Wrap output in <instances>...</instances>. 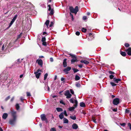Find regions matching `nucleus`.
Wrapping results in <instances>:
<instances>
[{"label": "nucleus", "mask_w": 131, "mask_h": 131, "mask_svg": "<svg viewBox=\"0 0 131 131\" xmlns=\"http://www.w3.org/2000/svg\"><path fill=\"white\" fill-rule=\"evenodd\" d=\"M125 47H127L129 46V45L128 43H125Z\"/></svg>", "instance_id": "a18cd8bd"}, {"label": "nucleus", "mask_w": 131, "mask_h": 131, "mask_svg": "<svg viewBox=\"0 0 131 131\" xmlns=\"http://www.w3.org/2000/svg\"><path fill=\"white\" fill-rule=\"evenodd\" d=\"M53 22H50V23L49 25V27H52V25H53Z\"/></svg>", "instance_id": "de8ad7c7"}, {"label": "nucleus", "mask_w": 131, "mask_h": 131, "mask_svg": "<svg viewBox=\"0 0 131 131\" xmlns=\"http://www.w3.org/2000/svg\"><path fill=\"white\" fill-rule=\"evenodd\" d=\"M113 80L115 83H118V82L121 81V80L119 79H116L115 78H113Z\"/></svg>", "instance_id": "a211bd4d"}, {"label": "nucleus", "mask_w": 131, "mask_h": 131, "mask_svg": "<svg viewBox=\"0 0 131 131\" xmlns=\"http://www.w3.org/2000/svg\"><path fill=\"white\" fill-rule=\"evenodd\" d=\"M7 74H4V73H3L0 75V81L2 79L1 82H4V81L7 79Z\"/></svg>", "instance_id": "7ed1b4c3"}, {"label": "nucleus", "mask_w": 131, "mask_h": 131, "mask_svg": "<svg viewBox=\"0 0 131 131\" xmlns=\"http://www.w3.org/2000/svg\"><path fill=\"white\" fill-rule=\"evenodd\" d=\"M129 110L127 109H126L125 110V113H128L129 112Z\"/></svg>", "instance_id": "37998d69"}, {"label": "nucleus", "mask_w": 131, "mask_h": 131, "mask_svg": "<svg viewBox=\"0 0 131 131\" xmlns=\"http://www.w3.org/2000/svg\"><path fill=\"white\" fill-rule=\"evenodd\" d=\"M72 128L73 129H76L78 128V126L77 124L74 123L72 125Z\"/></svg>", "instance_id": "4468645a"}, {"label": "nucleus", "mask_w": 131, "mask_h": 131, "mask_svg": "<svg viewBox=\"0 0 131 131\" xmlns=\"http://www.w3.org/2000/svg\"><path fill=\"white\" fill-rule=\"evenodd\" d=\"M128 127L131 130V124L130 123H128Z\"/></svg>", "instance_id": "864d4df0"}, {"label": "nucleus", "mask_w": 131, "mask_h": 131, "mask_svg": "<svg viewBox=\"0 0 131 131\" xmlns=\"http://www.w3.org/2000/svg\"><path fill=\"white\" fill-rule=\"evenodd\" d=\"M66 60H67V59H65L63 60V67H66L67 66Z\"/></svg>", "instance_id": "2eb2a0df"}, {"label": "nucleus", "mask_w": 131, "mask_h": 131, "mask_svg": "<svg viewBox=\"0 0 131 131\" xmlns=\"http://www.w3.org/2000/svg\"><path fill=\"white\" fill-rule=\"evenodd\" d=\"M80 77L77 75H76L75 77V80L76 81H78L80 80Z\"/></svg>", "instance_id": "a878e982"}, {"label": "nucleus", "mask_w": 131, "mask_h": 131, "mask_svg": "<svg viewBox=\"0 0 131 131\" xmlns=\"http://www.w3.org/2000/svg\"><path fill=\"white\" fill-rule=\"evenodd\" d=\"M50 131H56V130L54 127H53L51 128Z\"/></svg>", "instance_id": "58836bf2"}, {"label": "nucleus", "mask_w": 131, "mask_h": 131, "mask_svg": "<svg viewBox=\"0 0 131 131\" xmlns=\"http://www.w3.org/2000/svg\"><path fill=\"white\" fill-rule=\"evenodd\" d=\"M63 123L67 124L69 122V121H68V120L66 118H63Z\"/></svg>", "instance_id": "6ab92c4d"}, {"label": "nucleus", "mask_w": 131, "mask_h": 131, "mask_svg": "<svg viewBox=\"0 0 131 131\" xmlns=\"http://www.w3.org/2000/svg\"><path fill=\"white\" fill-rule=\"evenodd\" d=\"M46 38L45 37H42L41 39V41L42 42L45 41L46 40Z\"/></svg>", "instance_id": "ea45409f"}, {"label": "nucleus", "mask_w": 131, "mask_h": 131, "mask_svg": "<svg viewBox=\"0 0 131 131\" xmlns=\"http://www.w3.org/2000/svg\"><path fill=\"white\" fill-rule=\"evenodd\" d=\"M70 91L71 93L72 94H74V91L72 89H70Z\"/></svg>", "instance_id": "79ce46f5"}, {"label": "nucleus", "mask_w": 131, "mask_h": 131, "mask_svg": "<svg viewBox=\"0 0 131 131\" xmlns=\"http://www.w3.org/2000/svg\"><path fill=\"white\" fill-rule=\"evenodd\" d=\"M16 107L17 110H18L19 108V104H16Z\"/></svg>", "instance_id": "72a5a7b5"}, {"label": "nucleus", "mask_w": 131, "mask_h": 131, "mask_svg": "<svg viewBox=\"0 0 131 131\" xmlns=\"http://www.w3.org/2000/svg\"><path fill=\"white\" fill-rule=\"evenodd\" d=\"M14 97L13 96L11 99L10 100V101L11 102H13V101L14 100Z\"/></svg>", "instance_id": "13d9d810"}, {"label": "nucleus", "mask_w": 131, "mask_h": 131, "mask_svg": "<svg viewBox=\"0 0 131 131\" xmlns=\"http://www.w3.org/2000/svg\"><path fill=\"white\" fill-rule=\"evenodd\" d=\"M20 100L22 102H23V101L24 100V98L22 97H21L20 99Z\"/></svg>", "instance_id": "680f3d73"}, {"label": "nucleus", "mask_w": 131, "mask_h": 131, "mask_svg": "<svg viewBox=\"0 0 131 131\" xmlns=\"http://www.w3.org/2000/svg\"><path fill=\"white\" fill-rule=\"evenodd\" d=\"M114 76L113 75H111L110 76V78L111 79H112L114 78Z\"/></svg>", "instance_id": "3c124183"}, {"label": "nucleus", "mask_w": 131, "mask_h": 131, "mask_svg": "<svg viewBox=\"0 0 131 131\" xmlns=\"http://www.w3.org/2000/svg\"><path fill=\"white\" fill-rule=\"evenodd\" d=\"M56 109L58 112H62L63 111L62 108L60 107H57L56 108Z\"/></svg>", "instance_id": "5701e85b"}, {"label": "nucleus", "mask_w": 131, "mask_h": 131, "mask_svg": "<svg viewBox=\"0 0 131 131\" xmlns=\"http://www.w3.org/2000/svg\"><path fill=\"white\" fill-rule=\"evenodd\" d=\"M36 62H37L39 65L41 67H42L43 66V61L41 59L37 60Z\"/></svg>", "instance_id": "9b49d317"}, {"label": "nucleus", "mask_w": 131, "mask_h": 131, "mask_svg": "<svg viewBox=\"0 0 131 131\" xmlns=\"http://www.w3.org/2000/svg\"><path fill=\"white\" fill-rule=\"evenodd\" d=\"M27 96H30L31 95L30 93L29 92H27Z\"/></svg>", "instance_id": "8fccbe9b"}, {"label": "nucleus", "mask_w": 131, "mask_h": 131, "mask_svg": "<svg viewBox=\"0 0 131 131\" xmlns=\"http://www.w3.org/2000/svg\"><path fill=\"white\" fill-rule=\"evenodd\" d=\"M75 34L77 36H79L80 34V32L78 31H77L75 32Z\"/></svg>", "instance_id": "09e8293b"}, {"label": "nucleus", "mask_w": 131, "mask_h": 131, "mask_svg": "<svg viewBox=\"0 0 131 131\" xmlns=\"http://www.w3.org/2000/svg\"><path fill=\"white\" fill-rule=\"evenodd\" d=\"M120 125L121 126L124 127L126 125V124L125 123H123L122 124H121Z\"/></svg>", "instance_id": "5fc2aeb1"}, {"label": "nucleus", "mask_w": 131, "mask_h": 131, "mask_svg": "<svg viewBox=\"0 0 131 131\" xmlns=\"http://www.w3.org/2000/svg\"><path fill=\"white\" fill-rule=\"evenodd\" d=\"M59 117L61 119H63L64 117L63 113H61L59 115Z\"/></svg>", "instance_id": "aec40b11"}, {"label": "nucleus", "mask_w": 131, "mask_h": 131, "mask_svg": "<svg viewBox=\"0 0 131 131\" xmlns=\"http://www.w3.org/2000/svg\"><path fill=\"white\" fill-rule=\"evenodd\" d=\"M40 117L42 121H45L46 123L48 122V119L46 117L45 114H42L40 115Z\"/></svg>", "instance_id": "20e7f679"}, {"label": "nucleus", "mask_w": 131, "mask_h": 131, "mask_svg": "<svg viewBox=\"0 0 131 131\" xmlns=\"http://www.w3.org/2000/svg\"><path fill=\"white\" fill-rule=\"evenodd\" d=\"M75 100H74L73 98H72L69 101L71 103L73 104L74 103V101Z\"/></svg>", "instance_id": "bb28decb"}, {"label": "nucleus", "mask_w": 131, "mask_h": 131, "mask_svg": "<svg viewBox=\"0 0 131 131\" xmlns=\"http://www.w3.org/2000/svg\"><path fill=\"white\" fill-rule=\"evenodd\" d=\"M113 110L114 112H116L117 110V109L116 108H114L113 109Z\"/></svg>", "instance_id": "338daca9"}, {"label": "nucleus", "mask_w": 131, "mask_h": 131, "mask_svg": "<svg viewBox=\"0 0 131 131\" xmlns=\"http://www.w3.org/2000/svg\"><path fill=\"white\" fill-rule=\"evenodd\" d=\"M108 73H109L112 74H112H115V73L114 72L111 71H108Z\"/></svg>", "instance_id": "603ef678"}, {"label": "nucleus", "mask_w": 131, "mask_h": 131, "mask_svg": "<svg viewBox=\"0 0 131 131\" xmlns=\"http://www.w3.org/2000/svg\"><path fill=\"white\" fill-rule=\"evenodd\" d=\"M69 9L71 12L74 13L75 14H77V12L79 11L78 7V6H76L74 8L72 7H70Z\"/></svg>", "instance_id": "f03ea898"}, {"label": "nucleus", "mask_w": 131, "mask_h": 131, "mask_svg": "<svg viewBox=\"0 0 131 131\" xmlns=\"http://www.w3.org/2000/svg\"><path fill=\"white\" fill-rule=\"evenodd\" d=\"M110 84L112 86H114L116 85V84L113 82H111Z\"/></svg>", "instance_id": "e433bc0d"}, {"label": "nucleus", "mask_w": 131, "mask_h": 131, "mask_svg": "<svg viewBox=\"0 0 131 131\" xmlns=\"http://www.w3.org/2000/svg\"><path fill=\"white\" fill-rule=\"evenodd\" d=\"M78 67L80 68H82V67H83V66L82 65H81V64H80V65H78Z\"/></svg>", "instance_id": "bf43d9fd"}, {"label": "nucleus", "mask_w": 131, "mask_h": 131, "mask_svg": "<svg viewBox=\"0 0 131 131\" xmlns=\"http://www.w3.org/2000/svg\"><path fill=\"white\" fill-rule=\"evenodd\" d=\"M64 95L66 96V98L69 99L71 97V94L70 93V91L69 90H67L65 92Z\"/></svg>", "instance_id": "423d86ee"}, {"label": "nucleus", "mask_w": 131, "mask_h": 131, "mask_svg": "<svg viewBox=\"0 0 131 131\" xmlns=\"http://www.w3.org/2000/svg\"><path fill=\"white\" fill-rule=\"evenodd\" d=\"M83 20L86 21H87V17L86 16H84L83 17Z\"/></svg>", "instance_id": "2f4dec72"}, {"label": "nucleus", "mask_w": 131, "mask_h": 131, "mask_svg": "<svg viewBox=\"0 0 131 131\" xmlns=\"http://www.w3.org/2000/svg\"><path fill=\"white\" fill-rule=\"evenodd\" d=\"M64 79H65L64 78L62 77V78H61V81H63L64 80Z\"/></svg>", "instance_id": "e2e57ef3"}, {"label": "nucleus", "mask_w": 131, "mask_h": 131, "mask_svg": "<svg viewBox=\"0 0 131 131\" xmlns=\"http://www.w3.org/2000/svg\"><path fill=\"white\" fill-rule=\"evenodd\" d=\"M72 70H73L74 73H75L79 71V70L77 69H75V68H73Z\"/></svg>", "instance_id": "473e14b6"}, {"label": "nucleus", "mask_w": 131, "mask_h": 131, "mask_svg": "<svg viewBox=\"0 0 131 131\" xmlns=\"http://www.w3.org/2000/svg\"><path fill=\"white\" fill-rule=\"evenodd\" d=\"M86 27V29L85 28H82L81 30L83 32H86L87 30V29L88 28V26Z\"/></svg>", "instance_id": "393cba45"}, {"label": "nucleus", "mask_w": 131, "mask_h": 131, "mask_svg": "<svg viewBox=\"0 0 131 131\" xmlns=\"http://www.w3.org/2000/svg\"><path fill=\"white\" fill-rule=\"evenodd\" d=\"M76 86L78 87H79L81 86V85L79 83H77L75 85Z\"/></svg>", "instance_id": "4c0bfd02"}, {"label": "nucleus", "mask_w": 131, "mask_h": 131, "mask_svg": "<svg viewBox=\"0 0 131 131\" xmlns=\"http://www.w3.org/2000/svg\"><path fill=\"white\" fill-rule=\"evenodd\" d=\"M70 118L74 120H75L76 119V117L74 115V116H70Z\"/></svg>", "instance_id": "c756f323"}, {"label": "nucleus", "mask_w": 131, "mask_h": 131, "mask_svg": "<svg viewBox=\"0 0 131 131\" xmlns=\"http://www.w3.org/2000/svg\"><path fill=\"white\" fill-rule=\"evenodd\" d=\"M60 103H61V104H63V105H65V103H64V102H63V101H62V100H61V101H60Z\"/></svg>", "instance_id": "a19ab883"}, {"label": "nucleus", "mask_w": 131, "mask_h": 131, "mask_svg": "<svg viewBox=\"0 0 131 131\" xmlns=\"http://www.w3.org/2000/svg\"><path fill=\"white\" fill-rule=\"evenodd\" d=\"M42 45L44 46L47 45L46 42L45 41L42 42Z\"/></svg>", "instance_id": "6e6d98bb"}, {"label": "nucleus", "mask_w": 131, "mask_h": 131, "mask_svg": "<svg viewBox=\"0 0 131 131\" xmlns=\"http://www.w3.org/2000/svg\"><path fill=\"white\" fill-rule=\"evenodd\" d=\"M50 61L51 62H53V58H52V57L50 58Z\"/></svg>", "instance_id": "4d7b16f0"}, {"label": "nucleus", "mask_w": 131, "mask_h": 131, "mask_svg": "<svg viewBox=\"0 0 131 131\" xmlns=\"http://www.w3.org/2000/svg\"><path fill=\"white\" fill-rule=\"evenodd\" d=\"M45 89L46 90V88L47 89V90L48 91H49V89H50V88H49V87L48 86V85H47V86H46V84H47V83H45Z\"/></svg>", "instance_id": "b1692460"}, {"label": "nucleus", "mask_w": 131, "mask_h": 131, "mask_svg": "<svg viewBox=\"0 0 131 131\" xmlns=\"http://www.w3.org/2000/svg\"><path fill=\"white\" fill-rule=\"evenodd\" d=\"M49 23V20H47L45 23V24L46 25L47 27V28L48 26Z\"/></svg>", "instance_id": "c85d7f7f"}, {"label": "nucleus", "mask_w": 131, "mask_h": 131, "mask_svg": "<svg viewBox=\"0 0 131 131\" xmlns=\"http://www.w3.org/2000/svg\"><path fill=\"white\" fill-rule=\"evenodd\" d=\"M63 113V114H64L65 116H68L67 112L66 110H64Z\"/></svg>", "instance_id": "c03bdc74"}, {"label": "nucleus", "mask_w": 131, "mask_h": 131, "mask_svg": "<svg viewBox=\"0 0 131 131\" xmlns=\"http://www.w3.org/2000/svg\"><path fill=\"white\" fill-rule=\"evenodd\" d=\"M4 49V45H3L2 47V50H3Z\"/></svg>", "instance_id": "69168bd1"}, {"label": "nucleus", "mask_w": 131, "mask_h": 131, "mask_svg": "<svg viewBox=\"0 0 131 131\" xmlns=\"http://www.w3.org/2000/svg\"><path fill=\"white\" fill-rule=\"evenodd\" d=\"M10 98V96H8V97H7L6 98V99H5V100L6 101H7L8 100H9Z\"/></svg>", "instance_id": "49530a36"}, {"label": "nucleus", "mask_w": 131, "mask_h": 131, "mask_svg": "<svg viewBox=\"0 0 131 131\" xmlns=\"http://www.w3.org/2000/svg\"><path fill=\"white\" fill-rule=\"evenodd\" d=\"M92 121L94 123H96V121L95 119H92Z\"/></svg>", "instance_id": "0e129e2a"}, {"label": "nucleus", "mask_w": 131, "mask_h": 131, "mask_svg": "<svg viewBox=\"0 0 131 131\" xmlns=\"http://www.w3.org/2000/svg\"><path fill=\"white\" fill-rule=\"evenodd\" d=\"M8 116V114L7 113H4L2 116L3 118L4 119H6Z\"/></svg>", "instance_id": "f3484780"}, {"label": "nucleus", "mask_w": 131, "mask_h": 131, "mask_svg": "<svg viewBox=\"0 0 131 131\" xmlns=\"http://www.w3.org/2000/svg\"><path fill=\"white\" fill-rule=\"evenodd\" d=\"M123 56L125 57L126 55V53L123 51H121L120 53Z\"/></svg>", "instance_id": "cd10ccee"}, {"label": "nucleus", "mask_w": 131, "mask_h": 131, "mask_svg": "<svg viewBox=\"0 0 131 131\" xmlns=\"http://www.w3.org/2000/svg\"><path fill=\"white\" fill-rule=\"evenodd\" d=\"M78 103L77 101V100H75L74 101L75 104L73 105L74 107H70L68 108L69 110L70 111L73 110L77 106Z\"/></svg>", "instance_id": "39448f33"}, {"label": "nucleus", "mask_w": 131, "mask_h": 131, "mask_svg": "<svg viewBox=\"0 0 131 131\" xmlns=\"http://www.w3.org/2000/svg\"><path fill=\"white\" fill-rule=\"evenodd\" d=\"M21 36V34H20V35H18V36L17 37V39H19V38H20Z\"/></svg>", "instance_id": "052dcab7"}, {"label": "nucleus", "mask_w": 131, "mask_h": 131, "mask_svg": "<svg viewBox=\"0 0 131 131\" xmlns=\"http://www.w3.org/2000/svg\"><path fill=\"white\" fill-rule=\"evenodd\" d=\"M12 118L9 121V124L12 125L16 124L17 118L16 112L15 111H12L11 112Z\"/></svg>", "instance_id": "f257e3e1"}, {"label": "nucleus", "mask_w": 131, "mask_h": 131, "mask_svg": "<svg viewBox=\"0 0 131 131\" xmlns=\"http://www.w3.org/2000/svg\"><path fill=\"white\" fill-rule=\"evenodd\" d=\"M71 69V68L70 67L68 66L67 68L64 69L63 70L64 72H65V73H68V71H70Z\"/></svg>", "instance_id": "f8f14e48"}, {"label": "nucleus", "mask_w": 131, "mask_h": 131, "mask_svg": "<svg viewBox=\"0 0 131 131\" xmlns=\"http://www.w3.org/2000/svg\"><path fill=\"white\" fill-rule=\"evenodd\" d=\"M41 71L39 69H38L37 71L34 72V74L35 75L37 79H38L41 75V73L39 72Z\"/></svg>", "instance_id": "6e6552de"}, {"label": "nucleus", "mask_w": 131, "mask_h": 131, "mask_svg": "<svg viewBox=\"0 0 131 131\" xmlns=\"http://www.w3.org/2000/svg\"><path fill=\"white\" fill-rule=\"evenodd\" d=\"M14 21H13L12 20H11V21L9 25V27H8V28L10 27L11 25L13 24V23H14Z\"/></svg>", "instance_id": "c9c22d12"}, {"label": "nucleus", "mask_w": 131, "mask_h": 131, "mask_svg": "<svg viewBox=\"0 0 131 131\" xmlns=\"http://www.w3.org/2000/svg\"><path fill=\"white\" fill-rule=\"evenodd\" d=\"M22 59L20 60V59H18L15 62V63L16 64H18L20 63L22 61Z\"/></svg>", "instance_id": "4be33fe9"}, {"label": "nucleus", "mask_w": 131, "mask_h": 131, "mask_svg": "<svg viewBox=\"0 0 131 131\" xmlns=\"http://www.w3.org/2000/svg\"><path fill=\"white\" fill-rule=\"evenodd\" d=\"M48 11H50V13L49 14L50 15H53V9H51V5H48Z\"/></svg>", "instance_id": "9d476101"}, {"label": "nucleus", "mask_w": 131, "mask_h": 131, "mask_svg": "<svg viewBox=\"0 0 131 131\" xmlns=\"http://www.w3.org/2000/svg\"><path fill=\"white\" fill-rule=\"evenodd\" d=\"M17 17V15H16L15 16L13 17L12 20L14 22L16 20Z\"/></svg>", "instance_id": "7c9ffc66"}, {"label": "nucleus", "mask_w": 131, "mask_h": 131, "mask_svg": "<svg viewBox=\"0 0 131 131\" xmlns=\"http://www.w3.org/2000/svg\"><path fill=\"white\" fill-rule=\"evenodd\" d=\"M23 74H21V75H20V78H22L23 77Z\"/></svg>", "instance_id": "774afa93"}, {"label": "nucleus", "mask_w": 131, "mask_h": 131, "mask_svg": "<svg viewBox=\"0 0 131 131\" xmlns=\"http://www.w3.org/2000/svg\"><path fill=\"white\" fill-rule=\"evenodd\" d=\"M80 62L81 63H83L86 65L88 64L89 63V61L84 60H82L80 61Z\"/></svg>", "instance_id": "dca6fc26"}, {"label": "nucleus", "mask_w": 131, "mask_h": 131, "mask_svg": "<svg viewBox=\"0 0 131 131\" xmlns=\"http://www.w3.org/2000/svg\"><path fill=\"white\" fill-rule=\"evenodd\" d=\"M119 99L118 98L114 99L113 101V103L114 105H117L119 103Z\"/></svg>", "instance_id": "1a4fd4ad"}, {"label": "nucleus", "mask_w": 131, "mask_h": 131, "mask_svg": "<svg viewBox=\"0 0 131 131\" xmlns=\"http://www.w3.org/2000/svg\"><path fill=\"white\" fill-rule=\"evenodd\" d=\"M48 75V74L47 73H46L45 74L44 76V80H45L47 77Z\"/></svg>", "instance_id": "f704fd0d"}, {"label": "nucleus", "mask_w": 131, "mask_h": 131, "mask_svg": "<svg viewBox=\"0 0 131 131\" xmlns=\"http://www.w3.org/2000/svg\"><path fill=\"white\" fill-rule=\"evenodd\" d=\"M80 106L81 107H84L85 106V105L84 103L82 102L80 103Z\"/></svg>", "instance_id": "412c9836"}, {"label": "nucleus", "mask_w": 131, "mask_h": 131, "mask_svg": "<svg viewBox=\"0 0 131 131\" xmlns=\"http://www.w3.org/2000/svg\"><path fill=\"white\" fill-rule=\"evenodd\" d=\"M70 55L71 56L72 58V59L71 60V63L77 62V57L71 54H70Z\"/></svg>", "instance_id": "0eeeda50"}, {"label": "nucleus", "mask_w": 131, "mask_h": 131, "mask_svg": "<svg viewBox=\"0 0 131 131\" xmlns=\"http://www.w3.org/2000/svg\"><path fill=\"white\" fill-rule=\"evenodd\" d=\"M127 54L129 55H131V48H129L128 49L126 50Z\"/></svg>", "instance_id": "ddd939ff"}]
</instances>
